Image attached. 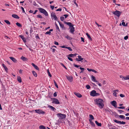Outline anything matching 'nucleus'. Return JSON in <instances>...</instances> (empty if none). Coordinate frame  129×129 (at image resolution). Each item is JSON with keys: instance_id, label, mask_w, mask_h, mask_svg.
Here are the masks:
<instances>
[{"instance_id": "obj_62", "label": "nucleus", "mask_w": 129, "mask_h": 129, "mask_svg": "<svg viewBox=\"0 0 129 129\" xmlns=\"http://www.w3.org/2000/svg\"><path fill=\"white\" fill-rule=\"evenodd\" d=\"M96 84L100 86H101L102 85L101 84V83H99V82H96Z\"/></svg>"}, {"instance_id": "obj_12", "label": "nucleus", "mask_w": 129, "mask_h": 129, "mask_svg": "<svg viewBox=\"0 0 129 129\" xmlns=\"http://www.w3.org/2000/svg\"><path fill=\"white\" fill-rule=\"evenodd\" d=\"M67 79L70 82H71L73 80V78L72 76H66Z\"/></svg>"}, {"instance_id": "obj_52", "label": "nucleus", "mask_w": 129, "mask_h": 129, "mask_svg": "<svg viewBox=\"0 0 129 129\" xmlns=\"http://www.w3.org/2000/svg\"><path fill=\"white\" fill-rule=\"evenodd\" d=\"M37 17L38 18H42V16L40 15H37Z\"/></svg>"}, {"instance_id": "obj_35", "label": "nucleus", "mask_w": 129, "mask_h": 129, "mask_svg": "<svg viewBox=\"0 0 129 129\" xmlns=\"http://www.w3.org/2000/svg\"><path fill=\"white\" fill-rule=\"evenodd\" d=\"M16 24L19 27H21L22 26V25L20 24L18 22L16 23Z\"/></svg>"}, {"instance_id": "obj_56", "label": "nucleus", "mask_w": 129, "mask_h": 129, "mask_svg": "<svg viewBox=\"0 0 129 129\" xmlns=\"http://www.w3.org/2000/svg\"><path fill=\"white\" fill-rule=\"evenodd\" d=\"M21 9H22V12L23 13H25V12L24 9V8H23V7H21Z\"/></svg>"}, {"instance_id": "obj_31", "label": "nucleus", "mask_w": 129, "mask_h": 129, "mask_svg": "<svg viewBox=\"0 0 129 129\" xmlns=\"http://www.w3.org/2000/svg\"><path fill=\"white\" fill-rule=\"evenodd\" d=\"M65 48H66L68 49L70 51H71L72 50V49L70 47H68L65 46Z\"/></svg>"}, {"instance_id": "obj_41", "label": "nucleus", "mask_w": 129, "mask_h": 129, "mask_svg": "<svg viewBox=\"0 0 129 129\" xmlns=\"http://www.w3.org/2000/svg\"><path fill=\"white\" fill-rule=\"evenodd\" d=\"M119 117L121 119H124L125 117L123 115H120L119 116Z\"/></svg>"}, {"instance_id": "obj_45", "label": "nucleus", "mask_w": 129, "mask_h": 129, "mask_svg": "<svg viewBox=\"0 0 129 129\" xmlns=\"http://www.w3.org/2000/svg\"><path fill=\"white\" fill-rule=\"evenodd\" d=\"M118 108L119 109H125V107L124 106H120L118 107Z\"/></svg>"}, {"instance_id": "obj_13", "label": "nucleus", "mask_w": 129, "mask_h": 129, "mask_svg": "<svg viewBox=\"0 0 129 129\" xmlns=\"http://www.w3.org/2000/svg\"><path fill=\"white\" fill-rule=\"evenodd\" d=\"M51 16L52 17H53L55 20H57V17L54 13H52L51 14Z\"/></svg>"}, {"instance_id": "obj_9", "label": "nucleus", "mask_w": 129, "mask_h": 129, "mask_svg": "<svg viewBox=\"0 0 129 129\" xmlns=\"http://www.w3.org/2000/svg\"><path fill=\"white\" fill-rule=\"evenodd\" d=\"M114 122L120 124H124L126 123L124 122L118 121L116 119L114 120Z\"/></svg>"}, {"instance_id": "obj_49", "label": "nucleus", "mask_w": 129, "mask_h": 129, "mask_svg": "<svg viewBox=\"0 0 129 129\" xmlns=\"http://www.w3.org/2000/svg\"><path fill=\"white\" fill-rule=\"evenodd\" d=\"M122 25L124 26H125L127 25V24L125 25V23L124 22H122Z\"/></svg>"}, {"instance_id": "obj_26", "label": "nucleus", "mask_w": 129, "mask_h": 129, "mask_svg": "<svg viewBox=\"0 0 129 129\" xmlns=\"http://www.w3.org/2000/svg\"><path fill=\"white\" fill-rule=\"evenodd\" d=\"M95 123L98 126H101L102 125V124L101 123H99L97 121H95Z\"/></svg>"}, {"instance_id": "obj_64", "label": "nucleus", "mask_w": 129, "mask_h": 129, "mask_svg": "<svg viewBox=\"0 0 129 129\" xmlns=\"http://www.w3.org/2000/svg\"><path fill=\"white\" fill-rule=\"evenodd\" d=\"M109 129H116L115 127H111L109 128Z\"/></svg>"}, {"instance_id": "obj_44", "label": "nucleus", "mask_w": 129, "mask_h": 129, "mask_svg": "<svg viewBox=\"0 0 129 129\" xmlns=\"http://www.w3.org/2000/svg\"><path fill=\"white\" fill-rule=\"evenodd\" d=\"M86 87L87 89H89L90 88V87L89 85H87L86 86Z\"/></svg>"}, {"instance_id": "obj_5", "label": "nucleus", "mask_w": 129, "mask_h": 129, "mask_svg": "<svg viewBox=\"0 0 129 129\" xmlns=\"http://www.w3.org/2000/svg\"><path fill=\"white\" fill-rule=\"evenodd\" d=\"M97 94L98 93H96V91L93 90L91 91L90 93V95L91 96H96Z\"/></svg>"}, {"instance_id": "obj_39", "label": "nucleus", "mask_w": 129, "mask_h": 129, "mask_svg": "<svg viewBox=\"0 0 129 129\" xmlns=\"http://www.w3.org/2000/svg\"><path fill=\"white\" fill-rule=\"evenodd\" d=\"M76 0H73V2H74V3L75 4L76 6L78 7V5L76 3Z\"/></svg>"}, {"instance_id": "obj_33", "label": "nucleus", "mask_w": 129, "mask_h": 129, "mask_svg": "<svg viewBox=\"0 0 129 129\" xmlns=\"http://www.w3.org/2000/svg\"><path fill=\"white\" fill-rule=\"evenodd\" d=\"M4 21L8 25H10V23L9 22V21L7 20H5Z\"/></svg>"}, {"instance_id": "obj_32", "label": "nucleus", "mask_w": 129, "mask_h": 129, "mask_svg": "<svg viewBox=\"0 0 129 129\" xmlns=\"http://www.w3.org/2000/svg\"><path fill=\"white\" fill-rule=\"evenodd\" d=\"M124 79L126 80L129 79V75H127L126 77H124Z\"/></svg>"}, {"instance_id": "obj_30", "label": "nucleus", "mask_w": 129, "mask_h": 129, "mask_svg": "<svg viewBox=\"0 0 129 129\" xmlns=\"http://www.w3.org/2000/svg\"><path fill=\"white\" fill-rule=\"evenodd\" d=\"M20 58L22 60L24 61H26L27 59V58H26L23 56H22Z\"/></svg>"}, {"instance_id": "obj_36", "label": "nucleus", "mask_w": 129, "mask_h": 129, "mask_svg": "<svg viewBox=\"0 0 129 129\" xmlns=\"http://www.w3.org/2000/svg\"><path fill=\"white\" fill-rule=\"evenodd\" d=\"M59 23L60 27H62V28H63L64 27V25L62 24L61 22H59Z\"/></svg>"}, {"instance_id": "obj_18", "label": "nucleus", "mask_w": 129, "mask_h": 129, "mask_svg": "<svg viewBox=\"0 0 129 129\" xmlns=\"http://www.w3.org/2000/svg\"><path fill=\"white\" fill-rule=\"evenodd\" d=\"M10 58L14 63H16L17 62V60L14 58L10 57H9Z\"/></svg>"}, {"instance_id": "obj_3", "label": "nucleus", "mask_w": 129, "mask_h": 129, "mask_svg": "<svg viewBox=\"0 0 129 129\" xmlns=\"http://www.w3.org/2000/svg\"><path fill=\"white\" fill-rule=\"evenodd\" d=\"M121 13V12L117 10H116L115 11L113 12V14H114L116 16L118 17H120Z\"/></svg>"}, {"instance_id": "obj_43", "label": "nucleus", "mask_w": 129, "mask_h": 129, "mask_svg": "<svg viewBox=\"0 0 129 129\" xmlns=\"http://www.w3.org/2000/svg\"><path fill=\"white\" fill-rule=\"evenodd\" d=\"M114 92L113 94V95L116 97H117V93H116V92H115V91H114Z\"/></svg>"}, {"instance_id": "obj_27", "label": "nucleus", "mask_w": 129, "mask_h": 129, "mask_svg": "<svg viewBox=\"0 0 129 129\" xmlns=\"http://www.w3.org/2000/svg\"><path fill=\"white\" fill-rule=\"evenodd\" d=\"M65 38H66L68 40H71L72 39V37H71L70 36L68 35H67L65 37Z\"/></svg>"}, {"instance_id": "obj_19", "label": "nucleus", "mask_w": 129, "mask_h": 129, "mask_svg": "<svg viewBox=\"0 0 129 129\" xmlns=\"http://www.w3.org/2000/svg\"><path fill=\"white\" fill-rule=\"evenodd\" d=\"M48 107L53 111H55L56 110V109L52 106L49 105L48 106Z\"/></svg>"}, {"instance_id": "obj_1", "label": "nucleus", "mask_w": 129, "mask_h": 129, "mask_svg": "<svg viewBox=\"0 0 129 129\" xmlns=\"http://www.w3.org/2000/svg\"><path fill=\"white\" fill-rule=\"evenodd\" d=\"M94 101L100 109H102L104 107V102L103 100L100 99H96L94 100Z\"/></svg>"}, {"instance_id": "obj_55", "label": "nucleus", "mask_w": 129, "mask_h": 129, "mask_svg": "<svg viewBox=\"0 0 129 129\" xmlns=\"http://www.w3.org/2000/svg\"><path fill=\"white\" fill-rule=\"evenodd\" d=\"M64 17H60V20L62 21H63L64 20Z\"/></svg>"}, {"instance_id": "obj_8", "label": "nucleus", "mask_w": 129, "mask_h": 129, "mask_svg": "<svg viewBox=\"0 0 129 129\" xmlns=\"http://www.w3.org/2000/svg\"><path fill=\"white\" fill-rule=\"evenodd\" d=\"M115 108H117V103L115 101H111L110 103Z\"/></svg>"}, {"instance_id": "obj_10", "label": "nucleus", "mask_w": 129, "mask_h": 129, "mask_svg": "<svg viewBox=\"0 0 129 129\" xmlns=\"http://www.w3.org/2000/svg\"><path fill=\"white\" fill-rule=\"evenodd\" d=\"M78 58H76V61H81L82 60H83V58H82V56L80 55H78Z\"/></svg>"}, {"instance_id": "obj_47", "label": "nucleus", "mask_w": 129, "mask_h": 129, "mask_svg": "<svg viewBox=\"0 0 129 129\" xmlns=\"http://www.w3.org/2000/svg\"><path fill=\"white\" fill-rule=\"evenodd\" d=\"M56 26V29L58 30V31L59 30V28L57 26V25L56 24H55Z\"/></svg>"}, {"instance_id": "obj_21", "label": "nucleus", "mask_w": 129, "mask_h": 129, "mask_svg": "<svg viewBox=\"0 0 129 129\" xmlns=\"http://www.w3.org/2000/svg\"><path fill=\"white\" fill-rule=\"evenodd\" d=\"M19 36L20 37L21 39L23 40V42H26V41L25 38L22 36L20 35Z\"/></svg>"}, {"instance_id": "obj_61", "label": "nucleus", "mask_w": 129, "mask_h": 129, "mask_svg": "<svg viewBox=\"0 0 129 129\" xmlns=\"http://www.w3.org/2000/svg\"><path fill=\"white\" fill-rule=\"evenodd\" d=\"M50 6V8H51V9H52V10H53L54 8V6H52L51 5Z\"/></svg>"}, {"instance_id": "obj_25", "label": "nucleus", "mask_w": 129, "mask_h": 129, "mask_svg": "<svg viewBox=\"0 0 129 129\" xmlns=\"http://www.w3.org/2000/svg\"><path fill=\"white\" fill-rule=\"evenodd\" d=\"M89 117L90 118V119L89 120H90L91 121H92V120H93L94 119V118L93 116L91 114H90L89 115Z\"/></svg>"}, {"instance_id": "obj_20", "label": "nucleus", "mask_w": 129, "mask_h": 129, "mask_svg": "<svg viewBox=\"0 0 129 129\" xmlns=\"http://www.w3.org/2000/svg\"><path fill=\"white\" fill-rule=\"evenodd\" d=\"M2 66L5 69L6 71L7 72L8 70V69L5 66V65L3 63L2 64Z\"/></svg>"}, {"instance_id": "obj_14", "label": "nucleus", "mask_w": 129, "mask_h": 129, "mask_svg": "<svg viewBox=\"0 0 129 129\" xmlns=\"http://www.w3.org/2000/svg\"><path fill=\"white\" fill-rule=\"evenodd\" d=\"M74 93L76 96L78 98H80L82 96V95L79 93L75 92Z\"/></svg>"}, {"instance_id": "obj_6", "label": "nucleus", "mask_w": 129, "mask_h": 129, "mask_svg": "<svg viewBox=\"0 0 129 129\" xmlns=\"http://www.w3.org/2000/svg\"><path fill=\"white\" fill-rule=\"evenodd\" d=\"M35 111L37 113L39 114H44L45 113V112L40 109L35 110Z\"/></svg>"}, {"instance_id": "obj_23", "label": "nucleus", "mask_w": 129, "mask_h": 129, "mask_svg": "<svg viewBox=\"0 0 129 129\" xmlns=\"http://www.w3.org/2000/svg\"><path fill=\"white\" fill-rule=\"evenodd\" d=\"M12 17L14 18L17 19H19V16L17 15L16 14H13L12 15Z\"/></svg>"}, {"instance_id": "obj_59", "label": "nucleus", "mask_w": 129, "mask_h": 129, "mask_svg": "<svg viewBox=\"0 0 129 129\" xmlns=\"http://www.w3.org/2000/svg\"><path fill=\"white\" fill-rule=\"evenodd\" d=\"M92 69H89V68H87V70L88 71H89L90 72V71H92Z\"/></svg>"}, {"instance_id": "obj_7", "label": "nucleus", "mask_w": 129, "mask_h": 129, "mask_svg": "<svg viewBox=\"0 0 129 129\" xmlns=\"http://www.w3.org/2000/svg\"><path fill=\"white\" fill-rule=\"evenodd\" d=\"M69 28L70 29V32L72 34H74L75 30V28L73 27V25L69 27Z\"/></svg>"}, {"instance_id": "obj_11", "label": "nucleus", "mask_w": 129, "mask_h": 129, "mask_svg": "<svg viewBox=\"0 0 129 129\" xmlns=\"http://www.w3.org/2000/svg\"><path fill=\"white\" fill-rule=\"evenodd\" d=\"M52 103H55L56 104H58L59 103L58 100L54 98L53 99Z\"/></svg>"}, {"instance_id": "obj_2", "label": "nucleus", "mask_w": 129, "mask_h": 129, "mask_svg": "<svg viewBox=\"0 0 129 129\" xmlns=\"http://www.w3.org/2000/svg\"><path fill=\"white\" fill-rule=\"evenodd\" d=\"M38 9L40 12L43 13L46 16L48 15V13L45 9L41 8H39Z\"/></svg>"}, {"instance_id": "obj_53", "label": "nucleus", "mask_w": 129, "mask_h": 129, "mask_svg": "<svg viewBox=\"0 0 129 129\" xmlns=\"http://www.w3.org/2000/svg\"><path fill=\"white\" fill-rule=\"evenodd\" d=\"M128 38V36H126L124 38V39L125 40H127Z\"/></svg>"}, {"instance_id": "obj_51", "label": "nucleus", "mask_w": 129, "mask_h": 129, "mask_svg": "<svg viewBox=\"0 0 129 129\" xmlns=\"http://www.w3.org/2000/svg\"><path fill=\"white\" fill-rule=\"evenodd\" d=\"M120 96L121 97L123 98L125 96V95L123 94H120Z\"/></svg>"}, {"instance_id": "obj_22", "label": "nucleus", "mask_w": 129, "mask_h": 129, "mask_svg": "<svg viewBox=\"0 0 129 129\" xmlns=\"http://www.w3.org/2000/svg\"><path fill=\"white\" fill-rule=\"evenodd\" d=\"M89 121L90 122V124H91V125L93 127H94L95 126V124L92 121H91L90 120H89Z\"/></svg>"}, {"instance_id": "obj_16", "label": "nucleus", "mask_w": 129, "mask_h": 129, "mask_svg": "<svg viewBox=\"0 0 129 129\" xmlns=\"http://www.w3.org/2000/svg\"><path fill=\"white\" fill-rule=\"evenodd\" d=\"M65 24L68 25L69 26V27H71L73 25L72 23L70 22H67L65 21Z\"/></svg>"}, {"instance_id": "obj_34", "label": "nucleus", "mask_w": 129, "mask_h": 129, "mask_svg": "<svg viewBox=\"0 0 129 129\" xmlns=\"http://www.w3.org/2000/svg\"><path fill=\"white\" fill-rule=\"evenodd\" d=\"M86 35H87V37L88 38V39L90 40H92V39L90 37V36L88 34V33H86Z\"/></svg>"}, {"instance_id": "obj_40", "label": "nucleus", "mask_w": 129, "mask_h": 129, "mask_svg": "<svg viewBox=\"0 0 129 129\" xmlns=\"http://www.w3.org/2000/svg\"><path fill=\"white\" fill-rule=\"evenodd\" d=\"M67 55L68 56H69V57H74V54H69V55Z\"/></svg>"}, {"instance_id": "obj_29", "label": "nucleus", "mask_w": 129, "mask_h": 129, "mask_svg": "<svg viewBox=\"0 0 129 129\" xmlns=\"http://www.w3.org/2000/svg\"><path fill=\"white\" fill-rule=\"evenodd\" d=\"M40 129H46V127L43 125H41L39 126Z\"/></svg>"}, {"instance_id": "obj_37", "label": "nucleus", "mask_w": 129, "mask_h": 129, "mask_svg": "<svg viewBox=\"0 0 129 129\" xmlns=\"http://www.w3.org/2000/svg\"><path fill=\"white\" fill-rule=\"evenodd\" d=\"M53 81H54V83L55 85L57 88H58V86L57 83H56V82L54 80Z\"/></svg>"}, {"instance_id": "obj_60", "label": "nucleus", "mask_w": 129, "mask_h": 129, "mask_svg": "<svg viewBox=\"0 0 129 129\" xmlns=\"http://www.w3.org/2000/svg\"><path fill=\"white\" fill-rule=\"evenodd\" d=\"M120 77L121 78H122V80L123 79H124V77L122 75H121L120 76Z\"/></svg>"}, {"instance_id": "obj_48", "label": "nucleus", "mask_w": 129, "mask_h": 129, "mask_svg": "<svg viewBox=\"0 0 129 129\" xmlns=\"http://www.w3.org/2000/svg\"><path fill=\"white\" fill-rule=\"evenodd\" d=\"M79 69L81 70V72H80V73L84 71V68L81 67H80Z\"/></svg>"}, {"instance_id": "obj_46", "label": "nucleus", "mask_w": 129, "mask_h": 129, "mask_svg": "<svg viewBox=\"0 0 129 129\" xmlns=\"http://www.w3.org/2000/svg\"><path fill=\"white\" fill-rule=\"evenodd\" d=\"M73 65H74V66L75 67H76V68H79L80 66L79 65H77L76 64H73Z\"/></svg>"}, {"instance_id": "obj_38", "label": "nucleus", "mask_w": 129, "mask_h": 129, "mask_svg": "<svg viewBox=\"0 0 129 129\" xmlns=\"http://www.w3.org/2000/svg\"><path fill=\"white\" fill-rule=\"evenodd\" d=\"M67 56L68 57V59L70 60L71 61H73V59L72 58L70 57L69 56H68V55H67Z\"/></svg>"}, {"instance_id": "obj_4", "label": "nucleus", "mask_w": 129, "mask_h": 129, "mask_svg": "<svg viewBox=\"0 0 129 129\" xmlns=\"http://www.w3.org/2000/svg\"><path fill=\"white\" fill-rule=\"evenodd\" d=\"M57 116L60 120H62L64 118V114L59 113L57 114Z\"/></svg>"}, {"instance_id": "obj_28", "label": "nucleus", "mask_w": 129, "mask_h": 129, "mask_svg": "<svg viewBox=\"0 0 129 129\" xmlns=\"http://www.w3.org/2000/svg\"><path fill=\"white\" fill-rule=\"evenodd\" d=\"M32 73L33 74L34 76L35 77H37V73L34 71H32Z\"/></svg>"}, {"instance_id": "obj_63", "label": "nucleus", "mask_w": 129, "mask_h": 129, "mask_svg": "<svg viewBox=\"0 0 129 129\" xmlns=\"http://www.w3.org/2000/svg\"><path fill=\"white\" fill-rule=\"evenodd\" d=\"M92 71L94 72V73H98L96 71H95V70H93V69L92 70Z\"/></svg>"}, {"instance_id": "obj_57", "label": "nucleus", "mask_w": 129, "mask_h": 129, "mask_svg": "<svg viewBox=\"0 0 129 129\" xmlns=\"http://www.w3.org/2000/svg\"><path fill=\"white\" fill-rule=\"evenodd\" d=\"M81 41L83 42H84V39L83 37H81Z\"/></svg>"}, {"instance_id": "obj_54", "label": "nucleus", "mask_w": 129, "mask_h": 129, "mask_svg": "<svg viewBox=\"0 0 129 129\" xmlns=\"http://www.w3.org/2000/svg\"><path fill=\"white\" fill-rule=\"evenodd\" d=\"M34 5L35 6H37V4H36V3L35 2H34L33 3Z\"/></svg>"}, {"instance_id": "obj_42", "label": "nucleus", "mask_w": 129, "mask_h": 129, "mask_svg": "<svg viewBox=\"0 0 129 129\" xmlns=\"http://www.w3.org/2000/svg\"><path fill=\"white\" fill-rule=\"evenodd\" d=\"M47 71V72H48V75L50 77H52V75H51V74L50 73V72L49 70H48Z\"/></svg>"}, {"instance_id": "obj_17", "label": "nucleus", "mask_w": 129, "mask_h": 129, "mask_svg": "<svg viewBox=\"0 0 129 129\" xmlns=\"http://www.w3.org/2000/svg\"><path fill=\"white\" fill-rule=\"evenodd\" d=\"M32 65L34 67L35 69L36 70H39V67L36 65H35L33 63H31Z\"/></svg>"}, {"instance_id": "obj_50", "label": "nucleus", "mask_w": 129, "mask_h": 129, "mask_svg": "<svg viewBox=\"0 0 129 129\" xmlns=\"http://www.w3.org/2000/svg\"><path fill=\"white\" fill-rule=\"evenodd\" d=\"M51 33V32H50V31H47L45 33V34H47H47H49V35H50V34Z\"/></svg>"}, {"instance_id": "obj_58", "label": "nucleus", "mask_w": 129, "mask_h": 129, "mask_svg": "<svg viewBox=\"0 0 129 129\" xmlns=\"http://www.w3.org/2000/svg\"><path fill=\"white\" fill-rule=\"evenodd\" d=\"M118 111L120 113H122V112H123V111L121 110H119Z\"/></svg>"}, {"instance_id": "obj_15", "label": "nucleus", "mask_w": 129, "mask_h": 129, "mask_svg": "<svg viewBox=\"0 0 129 129\" xmlns=\"http://www.w3.org/2000/svg\"><path fill=\"white\" fill-rule=\"evenodd\" d=\"M91 80L94 82H98V81L96 80L95 77L93 75L91 76Z\"/></svg>"}, {"instance_id": "obj_24", "label": "nucleus", "mask_w": 129, "mask_h": 129, "mask_svg": "<svg viewBox=\"0 0 129 129\" xmlns=\"http://www.w3.org/2000/svg\"><path fill=\"white\" fill-rule=\"evenodd\" d=\"M17 79L19 83H21V77L20 76H17Z\"/></svg>"}]
</instances>
